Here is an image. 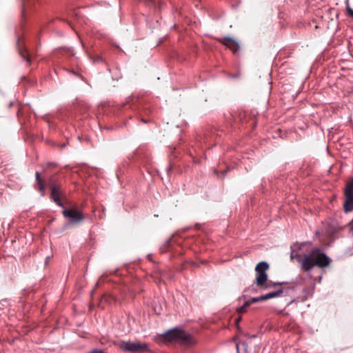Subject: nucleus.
Wrapping results in <instances>:
<instances>
[{
    "mask_svg": "<svg viewBox=\"0 0 353 353\" xmlns=\"http://www.w3.org/2000/svg\"><path fill=\"white\" fill-rule=\"evenodd\" d=\"M290 259H295L301 265V270L310 272L314 267L324 268L330 264L331 259L319 248H313L308 253L303 255L292 250Z\"/></svg>",
    "mask_w": 353,
    "mask_h": 353,
    "instance_id": "obj_1",
    "label": "nucleus"
},
{
    "mask_svg": "<svg viewBox=\"0 0 353 353\" xmlns=\"http://www.w3.org/2000/svg\"><path fill=\"white\" fill-rule=\"evenodd\" d=\"M269 263L266 261H261L255 267V283L257 286L264 290H267L270 287L268 284H266L268 279V274L266 271L269 269Z\"/></svg>",
    "mask_w": 353,
    "mask_h": 353,
    "instance_id": "obj_2",
    "label": "nucleus"
},
{
    "mask_svg": "<svg viewBox=\"0 0 353 353\" xmlns=\"http://www.w3.org/2000/svg\"><path fill=\"white\" fill-rule=\"evenodd\" d=\"M118 347L121 351L129 353H143L150 351L148 343L131 341H122Z\"/></svg>",
    "mask_w": 353,
    "mask_h": 353,
    "instance_id": "obj_3",
    "label": "nucleus"
},
{
    "mask_svg": "<svg viewBox=\"0 0 353 353\" xmlns=\"http://www.w3.org/2000/svg\"><path fill=\"white\" fill-rule=\"evenodd\" d=\"M344 196L343 210L345 212H352L353 210V178H351L345 185Z\"/></svg>",
    "mask_w": 353,
    "mask_h": 353,
    "instance_id": "obj_4",
    "label": "nucleus"
},
{
    "mask_svg": "<svg viewBox=\"0 0 353 353\" xmlns=\"http://www.w3.org/2000/svg\"><path fill=\"white\" fill-rule=\"evenodd\" d=\"M63 209V215L69 219L70 223H79L85 219L83 214L75 209H67L65 207Z\"/></svg>",
    "mask_w": 353,
    "mask_h": 353,
    "instance_id": "obj_5",
    "label": "nucleus"
},
{
    "mask_svg": "<svg viewBox=\"0 0 353 353\" xmlns=\"http://www.w3.org/2000/svg\"><path fill=\"white\" fill-rule=\"evenodd\" d=\"M177 342L188 346L192 345L194 343L192 336L181 328L178 332Z\"/></svg>",
    "mask_w": 353,
    "mask_h": 353,
    "instance_id": "obj_6",
    "label": "nucleus"
},
{
    "mask_svg": "<svg viewBox=\"0 0 353 353\" xmlns=\"http://www.w3.org/2000/svg\"><path fill=\"white\" fill-rule=\"evenodd\" d=\"M17 48L21 57L28 63H31L30 56L26 45L23 43V39L19 37L17 39Z\"/></svg>",
    "mask_w": 353,
    "mask_h": 353,
    "instance_id": "obj_7",
    "label": "nucleus"
},
{
    "mask_svg": "<svg viewBox=\"0 0 353 353\" xmlns=\"http://www.w3.org/2000/svg\"><path fill=\"white\" fill-rule=\"evenodd\" d=\"M50 199L53 201L58 206L64 208V205L61 201V188L59 186L54 185L51 188Z\"/></svg>",
    "mask_w": 353,
    "mask_h": 353,
    "instance_id": "obj_8",
    "label": "nucleus"
},
{
    "mask_svg": "<svg viewBox=\"0 0 353 353\" xmlns=\"http://www.w3.org/2000/svg\"><path fill=\"white\" fill-rule=\"evenodd\" d=\"M179 331V327H175L172 329H170L163 333L161 336L164 338H165L166 340L171 341H177L178 339V332Z\"/></svg>",
    "mask_w": 353,
    "mask_h": 353,
    "instance_id": "obj_9",
    "label": "nucleus"
},
{
    "mask_svg": "<svg viewBox=\"0 0 353 353\" xmlns=\"http://www.w3.org/2000/svg\"><path fill=\"white\" fill-rule=\"evenodd\" d=\"M22 1V15L23 17H26L27 12L32 10V6L36 3H39L40 0H21Z\"/></svg>",
    "mask_w": 353,
    "mask_h": 353,
    "instance_id": "obj_10",
    "label": "nucleus"
},
{
    "mask_svg": "<svg viewBox=\"0 0 353 353\" xmlns=\"http://www.w3.org/2000/svg\"><path fill=\"white\" fill-rule=\"evenodd\" d=\"M35 179H36L37 183L39 185V191L41 193V195L42 196H43L46 194L45 183H44V181L41 178V174L39 173V172H36Z\"/></svg>",
    "mask_w": 353,
    "mask_h": 353,
    "instance_id": "obj_11",
    "label": "nucleus"
},
{
    "mask_svg": "<svg viewBox=\"0 0 353 353\" xmlns=\"http://www.w3.org/2000/svg\"><path fill=\"white\" fill-rule=\"evenodd\" d=\"M283 289L282 288H281L279 290H277L276 291L270 292L266 294H263L264 299L265 301V300H268L270 299L279 297L283 294Z\"/></svg>",
    "mask_w": 353,
    "mask_h": 353,
    "instance_id": "obj_12",
    "label": "nucleus"
},
{
    "mask_svg": "<svg viewBox=\"0 0 353 353\" xmlns=\"http://www.w3.org/2000/svg\"><path fill=\"white\" fill-rule=\"evenodd\" d=\"M237 353H248V345L245 341H239L236 345Z\"/></svg>",
    "mask_w": 353,
    "mask_h": 353,
    "instance_id": "obj_13",
    "label": "nucleus"
},
{
    "mask_svg": "<svg viewBox=\"0 0 353 353\" xmlns=\"http://www.w3.org/2000/svg\"><path fill=\"white\" fill-rule=\"evenodd\" d=\"M224 45L230 48L233 53H236L240 49L239 44L236 41L230 42V43H224Z\"/></svg>",
    "mask_w": 353,
    "mask_h": 353,
    "instance_id": "obj_14",
    "label": "nucleus"
},
{
    "mask_svg": "<svg viewBox=\"0 0 353 353\" xmlns=\"http://www.w3.org/2000/svg\"><path fill=\"white\" fill-rule=\"evenodd\" d=\"M261 301H265L263 295L257 297H252L250 299V302H252V303H257Z\"/></svg>",
    "mask_w": 353,
    "mask_h": 353,
    "instance_id": "obj_15",
    "label": "nucleus"
},
{
    "mask_svg": "<svg viewBox=\"0 0 353 353\" xmlns=\"http://www.w3.org/2000/svg\"><path fill=\"white\" fill-rule=\"evenodd\" d=\"M63 52L65 54H67L70 56H74V50L70 48H65L63 49Z\"/></svg>",
    "mask_w": 353,
    "mask_h": 353,
    "instance_id": "obj_16",
    "label": "nucleus"
},
{
    "mask_svg": "<svg viewBox=\"0 0 353 353\" xmlns=\"http://www.w3.org/2000/svg\"><path fill=\"white\" fill-rule=\"evenodd\" d=\"M239 314H243L247 312V307H244L243 305L237 309Z\"/></svg>",
    "mask_w": 353,
    "mask_h": 353,
    "instance_id": "obj_17",
    "label": "nucleus"
},
{
    "mask_svg": "<svg viewBox=\"0 0 353 353\" xmlns=\"http://www.w3.org/2000/svg\"><path fill=\"white\" fill-rule=\"evenodd\" d=\"M87 353H106V352H105L103 350L95 348V349H93V350L88 352Z\"/></svg>",
    "mask_w": 353,
    "mask_h": 353,
    "instance_id": "obj_18",
    "label": "nucleus"
},
{
    "mask_svg": "<svg viewBox=\"0 0 353 353\" xmlns=\"http://www.w3.org/2000/svg\"><path fill=\"white\" fill-rule=\"evenodd\" d=\"M9 302H10V301L8 299H3L1 301L0 303L3 307H6L10 305Z\"/></svg>",
    "mask_w": 353,
    "mask_h": 353,
    "instance_id": "obj_19",
    "label": "nucleus"
},
{
    "mask_svg": "<svg viewBox=\"0 0 353 353\" xmlns=\"http://www.w3.org/2000/svg\"><path fill=\"white\" fill-rule=\"evenodd\" d=\"M223 40H224V41H229L230 43V42H233V41H235L234 39H232V37H225L223 38Z\"/></svg>",
    "mask_w": 353,
    "mask_h": 353,
    "instance_id": "obj_20",
    "label": "nucleus"
},
{
    "mask_svg": "<svg viewBox=\"0 0 353 353\" xmlns=\"http://www.w3.org/2000/svg\"><path fill=\"white\" fill-rule=\"evenodd\" d=\"M252 303V302H250V299L245 301V303H243V306L245 307H248V306H250L251 304Z\"/></svg>",
    "mask_w": 353,
    "mask_h": 353,
    "instance_id": "obj_21",
    "label": "nucleus"
},
{
    "mask_svg": "<svg viewBox=\"0 0 353 353\" xmlns=\"http://www.w3.org/2000/svg\"><path fill=\"white\" fill-rule=\"evenodd\" d=\"M172 240V236H171L169 239L167 240V241L165 243V246L169 247L170 245L171 244Z\"/></svg>",
    "mask_w": 353,
    "mask_h": 353,
    "instance_id": "obj_22",
    "label": "nucleus"
},
{
    "mask_svg": "<svg viewBox=\"0 0 353 353\" xmlns=\"http://www.w3.org/2000/svg\"><path fill=\"white\" fill-rule=\"evenodd\" d=\"M102 61V58H101V56H99V55H97V56L96 57V58H94V62H99V61Z\"/></svg>",
    "mask_w": 353,
    "mask_h": 353,
    "instance_id": "obj_23",
    "label": "nucleus"
},
{
    "mask_svg": "<svg viewBox=\"0 0 353 353\" xmlns=\"http://www.w3.org/2000/svg\"><path fill=\"white\" fill-rule=\"evenodd\" d=\"M348 14L351 17L353 14V10L350 8H347Z\"/></svg>",
    "mask_w": 353,
    "mask_h": 353,
    "instance_id": "obj_24",
    "label": "nucleus"
},
{
    "mask_svg": "<svg viewBox=\"0 0 353 353\" xmlns=\"http://www.w3.org/2000/svg\"><path fill=\"white\" fill-rule=\"evenodd\" d=\"M283 283L276 282V283H274L272 285V286H274H274H276V285H281ZM269 285L271 287V285Z\"/></svg>",
    "mask_w": 353,
    "mask_h": 353,
    "instance_id": "obj_25",
    "label": "nucleus"
},
{
    "mask_svg": "<svg viewBox=\"0 0 353 353\" xmlns=\"http://www.w3.org/2000/svg\"><path fill=\"white\" fill-rule=\"evenodd\" d=\"M303 291L305 294H307L310 292V289H304Z\"/></svg>",
    "mask_w": 353,
    "mask_h": 353,
    "instance_id": "obj_26",
    "label": "nucleus"
},
{
    "mask_svg": "<svg viewBox=\"0 0 353 353\" xmlns=\"http://www.w3.org/2000/svg\"><path fill=\"white\" fill-rule=\"evenodd\" d=\"M245 298V295H241L239 298V300L241 301V299H243Z\"/></svg>",
    "mask_w": 353,
    "mask_h": 353,
    "instance_id": "obj_27",
    "label": "nucleus"
},
{
    "mask_svg": "<svg viewBox=\"0 0 353 353\" xmlns=\"http://www.w3.org/2000/svg\"><path fill=\"white\" fill-rule=\"evenodd\" d=\"M350 232H351L352 235L353 236V225L351 227Z\"/></svg>",
    "mask_w": 353,
    "mask_h": 353,
    "instance_id": "obj_28",
    "label": "nucleus"
},
{
    "mask_svg": "<svg viewBox=\"0 0 353 353\" xmlns=\"http://www.w3.org/2000/svg\"><path fill=\"white\" fill-rule=\"evenodd\" d=\"M120 172V170H118L117 172V177H119V172Z\"/></svg>",
    "mask_w": 353,
    "mask_h": 353,
    "instance_id": "obj_29",
    "label": "nucleus"
},
{
    "mask_svg": "<svg viewBox=\"0 0 353 353\" xmlns=\"http://www.w3.org/2000/svg\"><path fill=\"white\" fill-rule=\"evenodd\" d=\"M241 320V318L239 317L238 319H236V322H239Z\"/></svg>",
    "mask_w": 353,
    "mask_h": 353,
    "instance_id": "obj_30",
    "label": "nucleus"
},
{
    "mask_svg": "<svg viewBox=\"0 0 353 353\" xmlns=\"http://www.w3.org/2000/svg\"><path fill=\"white\" fill-rule=\"evenodd\" d=\"M351 17L353 18V13H352V15Z\"/></svg>",
    "mask_w": 353,
    "mask_h": 353,
    "instance_id": "obj_31",
    "label": "nucleus"
}]
</instances>
